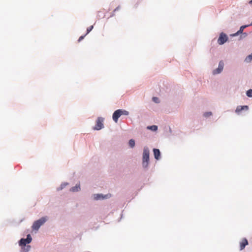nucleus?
<instances>
[{"mask_svg":"<svg viewBox=\"0 0 252 252\" xmlns=\"http://www.w3.org/2000/svg\"><path fill=\"white\" fill-rule=\"evenodd\" d=\"M32 238L30 234L27 235L26 239L22 238L19 241V245L22 247L23 252H28L31 249L29 245L26 246V244L31 242Z\"/></svg>","mask_w":252,"mask_h":252,"instance_id":"f257e3e1","label":"nucleus"},{"mask_svg":"<svg viewBox=\"0 0 252 252\" xmlns=\"http://www.w3.org/2000/svg\"><path fill=\"white\" fill-rule=\"evenodd\" d=\"M142 160L143 167L146 168L148 165L149 160V150L147 147H145L144 149Z\"/></svg>","mask_w":252,"mask_h":252,"instance_id":"f03ea898","label":"nucleus"},{"mask_svg":"<svg viewBox=\"0 0 252 252\" xmlns=\"http://www.w3.org/2000/svg\"><path fill=\"white\" fill-rule=\"evenodd\" d=\"M47 220L46 217H42L38 220L35 221L32 225V229L35 230H38L40 226L43 224Z\"/></svg>","mask_w":252,"mask_h":252,"instance_id":"7ed1b4c3","label":"nucleus"},{"mask_svg":"<svg viewBox=\"0 0 252 252\" xmlns=\"http://www.w3.org/2000/svg\"><path fill=\"white\" fill-rule=\"evenodd\" d=\"M227 40L228 37L226 34L223 32H221L218 39V43L220 45H222L226 42Z\"/></svg>","mask_w":252,"mask_h":252,"instance_id":"20e7f679","label":"nucleus"},{"mask_svg":"<svg viewBox=\"0 0 252 252\" xmlns=\"http://www.w3.org/2000/svg\"><path fill=\"white\" fill-rule=\"evenodd\" d=\"M103 119L101 117L98 118L96 121V124L94 128L95 130H100L103 127Z\"/></svg>","mask_w":252,"mask_h":252,"instance_id":"39448f33","label":"nucleus"},{"mask_svg":"<svg viewBox=\"0 0 252 252\" xmlns=\"http://www.w3.org/2000/svg\"><path fill=\"white\" fill-rule=\"evenodd\" d=\"M224 63L222 61L220 62L218 67L213 71L214 74H217L220 73L223 70Z\"/></svg>","mask_w":252,"mask_h":252,"instance_id":"423d86ee","label":"nucleus"},{"mask_svg":"<svg viewBox=\"0 0 252 252\" xmlns=\"http://www.w3.org/2000/svg\"><path fill=\"white\" fill-rule=\"evenodd\" d=\"M249 109V107L247 105H244V106H237V107L236 108V110H235V112L238 114H239L240 113V112L243 111V110H248Z\"/></svg>","mask_w":252,"mask_h":252,"instance_id":"0eeeda50","label":"nucleus"},{"mask_svg":"<svg viewBox=\"0 0 252 252\" xmlns=\"http://www.w3.org/2000/svg\"><path fill=\"white\" fill-rule=\"evenodd\" d=\"M121 116V113L119 111V110H117L114 112L113 114V120L114 121L115 123H117L118 121V119Z\"/></svg>","mask_w":252,"mask_h":252,"instance_id":"6e6552de","label":"nucleus"},{"mask_svg":"<svg viewBox=\"0 0 252 252\" xmlns=\"http://www.w3.org/2000/svg\"><path fill=\"white\" fill-rule=\"evenodd\" d=\"M248 244V242L246 238H244L240 242V250H243L246 245Z\"/></svg>","mask_w":252,"mask_h":252,"instance_id":"1a4fd4ad","label":"nucleus"},{"mask_svg":"<svg viewBox=\"0 0 252 252\" xmlns=\"http://www.w3.org/2000/svg\"><path fill=\"white\" fill-rule=\"evenodd\" d=\"M155 158L157 159H158L160 157V153L158 149H154L153 150Z\"/></svg>","mask_w":252,"mask_h":252,"instance_id":"9d476101","label":"nucleus"},{"mask_svg":"<svg viewBox=\"0 0 252 252\" xmlns=\"http://www.w3.org/2000/svg\"><path fill=\"white\" fill-rule=\"evenodd\" d=\"M249 25H244L240 27V30L235 34H233L234 36L237 35L241 33H242L244 29L246 27H248Z\"/></svg>","mask_w":252,"mask_h":252,"instance_id":"9b49d317","label":"nucleus"},{"mask_svg":"<svg viewBox=\"0 0 252 252\" xmlns=\"http://www.w3.org/2000/svg\"><path fill=\"white\" fill-rule=\"evenodd\" d=\"M80 189V184L76 185L75 187H72L70 190L73 192L78 191Z\"/></svg>","mask_w":252,"mask_h":252,"instance_id":"f8f14e48","label":"nucleus"},{"mask_svg":"<svg viewBox=\"0 0 252 252\" xmlns=\"http://www.w3.org/2000/svg\"><path fill=\"white\" fill-rule=\"evenodd\" d=\"M119 110V111L120 112V113H121V115H128L129 114V113L128 111L125 110H123V109H118Z\"/></svg>","mask_w":252,"mask_h":252,"instance_id":"ddd939ff","label":"nucleus"},{"mask_svg":"<svg viewBox=\"0 0 252 252\" xmlns=\"http://www.w3.org/2000/svg\"><path fill=\"white\" fill-rule=\"evenodd\" d=\"M148 129H151L153 131H156L158 129V126H148Z\"/></svg>","mask_w":252,"mask_h":252,"instance_id":"4468645a","label":"nucleus"},{"mask_svg":"<svg viewBox=\"0 0 252 252\" xmlns=\"http://www.w3.org/2000/svg\"><path fill=\"white\" fill-rule=\"evenodd\" d=\"M129 145L131 147L133 148L135 145V141L133 139H130L129 141Z\"/></svg>","mask_w":252,"mask_h":252,"instance_id":"2eb2a0df","label":"nucleus"},{"mask_svg":"<svg viewBox=\"0 0 252 252\" xmlns=\"http://www.w3.org/2000/svg\"><path fill=\"white\" fill-rule=\"evenodd\" d=\"M105 197H103L101 194H95L94 195V199L98 200L101 198H104Z\"/></svg>","mask_w":252,"mask_h":252,"instance_id":"dca6fc26","label":"nucleus"},{"mask_svg":"<svg viewBox=\"0 0 252 252\" xmlns=\"http://www.w3.org/2000/svg\"><path fill=\"white\" fill-rule=\"evenodd\" d=\"M252 60V53L251 55H249L248 57H247V58L245 59V61L247 62H250Z\"/></svg>","mask_w":252,"mask_h":252,"instance_id":"f3484780","label":"nucleus"},{"mask_svg":"<svg viewBox=\"0 0 252 252\" xmlns=\"http://www.w3.org/2000/svg\"><path fill=\"white\" fill-rule=\"evenodd\" d=\"M94 28L93 26H91L90 27H88L87 29V33H86V35L88 34Z\"/></svg>","mask_w":252,"mask_h":252,"instance_id":"a211bd4d","label":"nucleus"},{"mask_svg":"<svg viewBox=\"0 0 252 252\" xmlns=\"http://www.w3.org/2000/svg\"><path fill=\"white\" fill-rule=\"evenodd\" d=\"M247 95L249 97H252V90L250 89L247 92Z\"/></svg>","mask_w":252,"mask_h":252,"instance_id":"6ab92c4d","label":"nucleus"},{"mask_svg":"<svg viewBox=\"0 0 252 252\" xmlns=\"http://www.w3.org/2000/svg\"><path fill=\"white\" fill-rule=\"evenodd\" d=\"M204 115L205 117H209V116L212 115V113L211 112H206V113H204Z\"/></svg>","mask_w":252,"mask_h":252,"instance_id":"aec40b11","label":"nucleus"},{"mask_svg":"<svg viewBox=\"0 0 252 252\" xmlns=\"http://www.w3.org/2000/svg\"><path fill=\"white\" fill-rule=\"evenodd\" d=\"M153 100L154 102H156V103H158L159 101H158V98L157 97H154L153 98Z\"/></svg>","mask_w":252,"mask_h":252,"instance_id":"412c9836","label":"nucleus"},{"mask_svg":"<svg viewBox=\"0 0 252 252\" xmlns=\"http://www.w3.org/2000/svg\"><path fill=\"white\" fill-rule=\"evenodd\" d=\"M86 35L85 34L84 35L81 36L78 39V42H80L82 39H83Z\"/></svg>","mask_w":252,"mask_h":252,"instance_id":"4be33fe9","label":"nucleus"},{"mask_svg":"<svg viewBox=\"0 0 252 252\" xmlns=\"http://www.w3.org/2000/svg\"><path fill=\"white\" fill-rule=\"evenodd\" d=\"M121 8L120 6H118L113 11V13H115L116 11H118L119 10H120ZM114 15V13L113 14V15Z\"/></svg>","mask_w":252,"mask_h":252,"instance_id":"5701e85b","label":"nucleus"},{"mask_svg":"<svg viewBox=\"0 0 252 252\" xmlns=\"http://www.w3.org/2000/svg\"><path fill=\"white\" fill-rule=\"evenodd\" d=\"M250 3L252 4V0H251L250 1Z\"/></svg>","mask_w":252,"mask_h":252,"instance_id":"b1692460","label":"nucleus"}]
</instances>
